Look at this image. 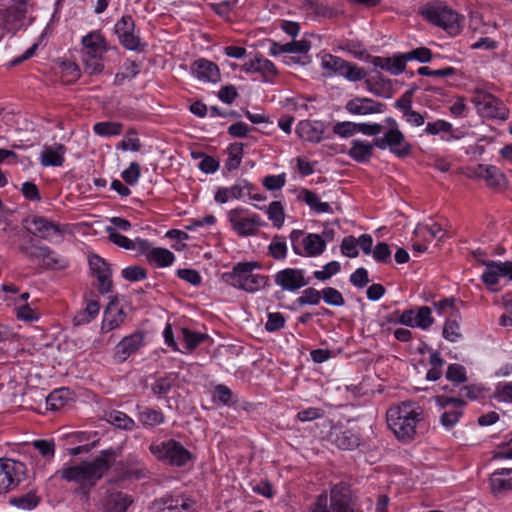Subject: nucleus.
I'll use <instances>...</instances> for the list:
<instances>
[{
    "mask_svg": "<svg viewBox=\"0 0 512 512\" xmlns=\"http://www.w3.org/2000/svg\"><path fill=\"white\" fill-rule=\"evenodd\" d=\"M106 232L108 233L109 240L114 244L126 250H135L134 241L122 234L117 233L115 228L108 226L106 227Z\"/></svg>",
    "mask_w": 512,
    "mask_h": 512,
    "instance_id": "nucleus-47",
    "label": "nucleus"
},
{
    "mask_svg": "<svg viewBox=\"0 0 512 512\" xmlns=\"http://www.w3.org/2000/svg\"><path fill=\"white\" fill-rule=\"evenodd\" d=\"M416 88H411L404 92V94L395 101L394 106L399 109L403 115L409 112L412 107V99L414 96Z\"/></svg>",
    "mask_w": 512,
    "mask_h": 512,
    "instance_id": "nucleus-61",
    "label": "nucleus"
},
{
    "mask_svg": "<svg viewBox=\"0 0 512 512\" xmlns=\"http://www.w3.org/2000/svg\"><path fill=\"white\" fill-rule=\"evenodd\" d=\"M359 437L352 430H344L335 433L333 442L342 450H353L359 446Z\"/></svg>",
    "mask_w": 512,
    "mask_h": 512,
    "instance_id": "nucleus-35",
    "label": "nucleus"
},
{
    "mask_svg": "<svg viewBox=\"0 0 512 512\" xmlns=\"http://www.w3.org/2000/svg\"><path fill=\"white\" fill-rule=\"evenodd\" d=\"M290 240L294 253L300 256H318L326 248V241L320 235L310 233L304 237L301 230H293L290 233Z\"/></svg>",
    "mask_w": 512,
    "mask_h": 512,
    "instance_id": "nucleus-9",
    "label": "nucleus"
},
{
    "mask_svg": "<svg viewBox=\"0 0 512 512\" xmlns=\"http://www.w3.org/2000/svg\"><path fill=\"white\" fill-rule=\"evenodd\" d=\"M333 133L343 138L351 137L357 133V123L350 121L337 122L333 126Z\"/></svg>",
    "mask_w": 512,
    "mask_h": 512,
    "instance_id": "nucleus-55",
    "label": "nucleus"
},
{
    "mask_svg": "<svg viewBox=\"0 0 512 512\" xmlns=\"http://www.w3.org/2000/svg\"><path fill=\"white\" fill-rule=\"evenodd\" d=\"M126 314L114 304H110L104 311V319L102 321V331L110 332L118 328L124 321Z\"/></svg>",
    "mask_w": 512,
    "mask_h": 512,
    "instance_id": "nucleus-31",
    "label": "nucleus"
},
{
    "mask_svg": "<svg viewBox=\"0 0 512 512\" xmlns=\"http://www.w3.org/2000/svg\"><path fill=\"white\" fill-rule=\"evenodd\" d=\"M431 314L432 311L428 306H420L417 310L407 309L402 313H397L398 318L395 320V324L427 330L434 323V318Z\"/></svg>",
    "mask_w": 512,
    "mask_h": 512,
    "instance_id": "nucleus-14",
    "label": "nucleus"
},
{
    "mask_svg": "<svg viewBox=\"0 0 512 512\" xmlns=\"http://www.w3.org/2000/svg\"><path fill=\"white\" fill-rule=\"evenodd\" d=\"M243 212V208H236L229 211L228 218L233 229L238 235L243 237L256 235L258 227L263 224L260 216L253 214L250 217H240V214Z\"/></svg>",
    "mask_w": 512,
    "mask_h": 512,
    "instance_id": "nucleus-15",
    "label": "nucleus"
},
{
    "mask_svg": "<svg viewBox=\"0 0 512 512\" xmlns=\"http://www.w3.org/2000/svg\"><path fill=\"white\" fill-rule=\"evenodd\" d=\"M386 133L391 153L400 158H404L411 153L412 146L405 140L404 134L399 129H389Z\"/></svg>",
    "mask_w": 512,
    "mask_h": 512,
    "instance_id": "nucleus-26",
    "label": "nucleus"
},
{
    "mask_svg": "<svg viewBox=\"0 0 512 512\" xmlns=\"http://www.w3.org/2000/svg\"><path fill=\"white\" fill-rule=\"evenodd\" d=\"M100 311V304L96 300L87 302L85 309L79 311L73 318L75 326H80L89 323L93 320Z\"/></svg>",
    "mask_w": 512,
    "mask_h": 512,
    "instance_id": "nucleus-36",
    "label": "nucleus"
},
{
    "mask_svg": "<svg viewBox=\"0 0 512 512\" xmlns=\"http://www.w3.org/2000/svg\"><path fill=\"white\" fill-rule=\"evenodd\" d=\"M116 457V451L109 448L101 451L92 461H82L63 467L57 473L63 480L76 483L77 491L87 498L98 481L111 469Z\"/></svg>",
    "mask_w": 512,
    "mask_h": 512,
    "instance_id": "nucleus-1",
    "label": "nucleus"
},
{
    "mask_svg": "<svg viewBox=\"0 0 512 512\" xmlns=\"http://www.w3.org/2000/svg\"><path fill=\"white\" fill-rule=\"evenodd\" d=\"M304 202L317 213L332 212L331 206L327 202H321L318 195L310 190L302 191Z\"/></svg>",
    "mask_w": 512,
    "mask_h": 512,
    "instance_id": "nucleus-38",
    "label": "nucleus"
},
{
    "mask_svg": "<svg viewBox=\"0 0 512 512\" xmlns=\"http://www.w3.org/2000/svg\"><path fill=\"white\" fill-rule=\"evenodd\" d=\"M345 109L353 115H369L383 113L386 105L368 97H355L347 101Z\"/></svg>",
    "mask_w": 512,
    "mask_h": 512,
    "instance_id": "nucleus-17",
    "label": "nucleus"
},
{
    "mask_svg": "<svg viewBox=\"0 0 512 512\" xmlns=\"http://www.w3.org/2000/svg\"><path fill=\"white\" fill-rule=\"evenodd\" d=\"M174 254L165 248H153L148 254V262L155 263L159 267H167L174 261Z\"/></svg>",
    "mask_w": 512,
    "mask_h": 512,
    "instance_id": "nucleus-37",
    "label": "nucleus"
},
{
    "mask_svg": "<svg viewBox=\"0 0 512 512\" xmlns=\"http://www.w3.org/2000/svg\"><path fill=\"white\" fill-rule=\"evenodd\" d=\"M388 427L399 441H412L416 436V427L423 420V410L413 401H403L386 413Z\"/></svg>",
    "mask_w": 512,
    "mask_h": 512,
    "instance_id": "nucleus-2",
    "label": "nucleus"
},
{
    "mask_svg": "<svg viewBox=\"0 0 512 512\" xmlns=\"http://www.w3.org/2000/svg\"><path fill=\"white\" fill-rule=\"evenodd\" d=\"M443 337L450 341L456 342L458 339L462 337L460 332V327L456 319H448L443 327Z\"/></svg>",
    "mask_w": 512,
    "mask_h": 512,
    "instance_id": "nucleus-50",
    "label": "nucleus"
},
{
    "mask_svg": "<svg viewBox=\"0 0 512 512\" xmlns=\"http://www.w3.org/2000/svg\"><path fill=\"white\" fill-rule=\"evenodd\" d=\"M269 253L276 260L284 259L287 255V245L285 241L279 236H274L269 245Z\"/></svg>",
    "mask_w": 512,
    "mask_h": 512,
    "instance_id": "nucleus-53",
    "label": "nucleus"
},
{
    "mask_svg": "<svg viewBox=\"0 0 512 512\" xmlns=\"http://www.w3.org/2000/svg\"><path fill=\"white\" fill-rule=\"evenodd\" d=\"M19 250L31 261L41 262L42 266L46 269H65L68 267L66 258L58 255L48 246L35 243L32 238L28 244L21 245Z\"/></svg>",
    "mask_w": 512,
    "mask_h": 512,
    "instance_id": "nucleus-6",
    "label": "nucleus"
},
{
    "mask_svg": "<svg viewBox=\"0 0 512 512\" xmlns=\"http://www.w3.org/2000/svg\"><path fill=\"white\" fill-rule=\"evenodd\" d=\"M137 410V420L144 428H154L165 421V416L160 410L139 405Z\"/></svg>",
    "mask_w": 512,
    "mask_h": 512,
    "instance_id": "nucleus-30",
    "label": "nucleus"
},
{
    "mask_svg": "<svg viewBox=\"0 0 512 512\" xmlns=\"http://www.w3.org/2000/svg\"><path fill=\"white\" fill-rule=\"evenodd\" d=\"M446 378L456 384L465 383L468 379L464 366L457 363H453L448 366Z\"/></svg>",
    "mask_w": 512,
    "mask_h": 512,
    "instance_id": "nucleus-48",
    "label": "nucleus"
},
{
    "mask_svg": "<svg viewBox=\"0 0 512 512\" xmlns=\"http://www.w3.org/2000/svg\"><path fill=\"white\" fill-rule=\"evenodd\" d=\"M149 450L158 461L173 467H184L194 458L189 450L173 439L152 443Z\"/></svg>",
    "mask_w": 512,
    "mask_h": 512,
    "instance_id": "nucleus-4",
    "label": "nucleus"
},
{
    "mask_svg": "<svg viewBox=\"0 0 512 512\" xmlns=\"http://www.w3.org/2000/svg\"><path fill=\"white\" fill-rule=\"evenodd\" d=\"M351 492L344 483L334 485L330 491V504L327 495L320 494L310 512H354L351 507Z\"/></svg>",
    "mask_w": 512,
    "mask_h": 512,
    "instance_id": "nucleus-5",
    "label": "nucleus"
},
{
    "mask_svg": "<svg viewBox=\"0 0 512 512\" xmlns=\"http://www.w3.org/2000/svg\"><path fill=\"white\" fill-rule=\"evenodd\" d=\"M322 298L324 302L331 306H343L345 304V300L337 289L333 287H326L322 290Z\"/></svg>",
    "mask_w": 512,
    "mask_h": 512,
    "instance_id": "nucleus-51",
    "label": "nucleus"
},
{
    "mask_svg": "<svg viewBox=\"0 0 512 512\" xmlns=\"http://www.w3.org/2000/svg\"><path fill=\"white\" fill-rule=\"evenodd\" d=\"M181 332L185 348L188 351L194 350L200 343L209 338L207 334L194 332L188 328H182Z\"/></svg>",
    "mask_w": 512,
    "mask_h": 512,
    "instance_id": "nucleus-39",
    "label": "nucleus"
},
{
    "mask_svg": "<svg viewBox=\"0 0 512 512\" xmlns=\"http://www.w3.org/2000/svg\"><path fill=\"white\" fill-rule=\"evenodd\" d=\"M286 183L285 174L269 175L264 177L262 184L270 191L280 190Z\"/></svg>",
    "mask_w": 512,
    "mask_h": 512,
    "instance_id": "nucleus-64",
    "label": "nucleus"
},
{
    "mask_svg": "<svg viewBox=\"0 0 512 512\" xmlns=\"http://www.w3.org/2000/svg\"><path fill=\"white\" fill-rule=\"evenodd\" d=\"M490 486L494 494L512 491V469L502 468L490 476Z\"/></svg>",
    "mask_w": 512,
    "mask_h": 512,
    "instance_id": "nucleus-28",
    "label": "nucleus"
},
{
    "mask_svg": "<svg viewBox=\"0 0 512 512\" xmlns=\"http://www.w3.org/2000/svg\"><path fill=\"white\" fill-rule=\"evenodd\" d=\"M348 156L358 163L369 162L373 156V145L369 142L355 139L347 152Z\"/></svg>",
    "mask_w": 512,
    "mask_h": 512,
    "instance_id": "nucleus-32",
    "label": "nucleus"
},
{
    "mask_svg": "<svg viewBox=\"0 0 512 512\" xmlns=\"http://www.w3.org/2000/svg\"><path fill=\"white\" fill-rule=\"evenodd\" d=\"M133 499L122 491L111 492L105 498L102 512H126Z\"/></svg>",
    "mask_w": 512,
    "mask_h": 512,
    "instance_id": "nucleus-27",
    "label": "nucleus"
},
{
    "mask_svg": "<svg viewBox=\"0 0 512 512\" xmlns=\"http://www.w3.org/2000/svg\"><path fill=\"white\" fill-rule=\"evenodd\" d=\"M40 502V498L34 493H27L20 497H14L10 503L18 508L31 510L34 509Z\"/></svg>",
    "mask_w": 512,
    "mask_h": 512,
    "instance_id": "nucleus-45",
    "label": "nucleus"
},
{
    "mask_svg": "<svg viewBox=\"0 0 512 512\" xmlns=\"http://www.w3.org/2000/svg\"><path fill=\"white\" fill-rule=\"evenodd\" d=\"M373 258L379 263H391V250L387 243L380 242L373 249Z\"/></svg>",
    "mask_w": 512,
    "mask_h": 512,
    "instance_id": "nucleus-60",
    "label": "nucleus"
},
{
    "mask_svg": "<svg viewBox=\"0 0 512 512\" xmlns=\"http://www.w3.org/2000/svg\"><path fill=\"white\" fill-rule=\"evenodd\" d=\"M341 269L340 263L337 261H332L327 263L323 270H317L313 273L314 277L317 280L325 281L331 278L333 275L337 274Z\"/></svg>",
    "mask_w": 512,
    "mask_h": 512,
    "instance_id": "nucleus-58",
    "label": "nucleus"
},
{
    "mask_svg": "<svg viewBox=\"0 0 512 512\" xmlns=\"http://www.w3.org/2000/svg\"><path fill=\"white\" fill-rule=\"evenodd\" d=\"M193 75L206 82L216 83L220 80V70L218 66L206 59L196 60L191 67Z\"/></svg>",
    "mask_w": 512,
    "mask_h": 512,
    "instance_id": "nucleus-23",
    "label": "nucleus"
},
{
    "mask_svg": "<svg viewBox=\"0 0 512 512\" xmlns=\"http://www.w3.org/2000/svg\"><path fill=\"white\" fill-rule=\"evenodd\" d=\"M309 282L310 278H305V272L302 269L286 268L275 275V283L287 291H296L308 285Z\"/></svg>",
    "mask_w": 512,
    "mask_h": 512,
    "instance_id": "nucleus-16",
    "label": "nucleus"
},
{
    "mask_svg": "<svg viewBox=\"0 0 512 512\" xmlns=\"http://www.w3.org/2000/svg\"><path fill=\"white\" fill-rule=\"evenodd\" d=\"M486 270L482 274V280L486 285L493 286L498 283L500 276H508L512 280V262L482 261Z\"/></svg>",
    "mask_w": 512,
    "mask_h": 512,
    "instance_id": "nucleus-21",
    "label": "nucleus"
},
{
    "mask_svg": "<svg viewBox=\"0 0 512 512\" xmlns=\"http://www.w3.org/2000/svg\"><path fill=\"white\" fill-rule=\"evenodd\" d=\"M32 223L34 225L32 233L45 240H51L55 235L62 236L65 232L64 226L44 217H34Z\"/></svg>",
    "mask_w": 512,
    "mask_h": 512,
    "instance_id": "nucleus-24",
    "label": "nucleus"
},
{
    "mask_svg": "<svg viewBox=\"0 0 512 512\" xmlns=\"http://www.w3.org/2000/svg\"><path fill=\"white\" fill-rule=\"evenodd\" d=\"M109 422L114 426L124 430H132L137 427L135 421L132 418L120 411L111 412L109 414Z\"/></svg>",
    "mask_w": 512,
    "mask_h": 512,
    "instance_id": "nucleus-43",
    "label": "nucleus"
},
{
    "mask_svg": "<svg viewBox=\"0 0 512 512\" xmlns=\"http://www.w3.org/2000/svg\"><path fill=\"white\" fill-rule=\"evenodd\" d=\"M323 67L335 74L345 77L347 80L356 82L365 79L367 73L363 68L348 62L340 57L327 55L323 59Z\"/></svg>",
    "mask_w": 512,
    "mask_h": 512,
    "instance_id": "nucleus-12",
    "label": "nucleus"
},
{
    "mask_svg": "<svg viewBox=\"0 0 512 512\" xmlns=\"http://www.w3.org/2000/svg\"><path fill=\"white\" fill-rule=\"evenodd\" d=\"M229 157L226 160L225 167L227 170L232 171L237 169L242 161L243 156V144L242 143H234L231 144L228 148Z\"/></svg>",
    "mask_w": 512,
    "mask_h": 512,
    "instance_id": "nucleus-41",
    "label": "nucleus"
},
{
    "mask_svg": "<svg viewBox=\"0 0 512 512\" xmlns=\"http://www.w3.org/2000/svg\"><path fill=\"white\" fill-rule=\"evenodd\" d=\"M365 85L368 91L378 97L386 99L392 97L391 80L384 78L380 73L365 79Z\"/></svg>",
    "mask_w": 512,
    "mask_h": 512,
    "instance_id": "nucleus-29",
    "label": "nucleus"
},
{
    "mask_svg": "<svg viewBox=\"0 0 512 512\" xmlns=\"http://www.w3.org/2000/svg\"><path fill=\"white\" fill-rule=\"evenodd\" d=\"M421 15L428 22L441 27L450 35H457L461 30L459 15L447 6H428L421 11Z\"/></svg>",
    "mask_w": 512,
    "mask_h": 512,
    "instance_id": "nucleus-7",
    "label": "nucleus"
},
{
    "mask_svg": "<svg viewBox=\"0 0 512 512\" xmlns=\"http://www.w3.org/2000/svg\"><path fill=\"white\" fill-rule=\"evenodd\" d=\"M152 508L156 512H192L194 503L189 498L179 497H163L153 502Z\"/></svg>",
    "mask_w": 512,
    "mask_h": 512,
    "instance_id": "nucleus-18",
    "label": "nucleus"
},
{
    "mask_svg": "<svg viewBox=\"0 0 512 512\" xmlns=\"http://www.w3.org/2000/svg\"><path fill=\"white\" fill-rule=\"evenodd\" d=\"M66 147L63 144L43 147L40 154V163L44 167H60L65 161Z\"/></svg>",
    "mask_w": 512,
    "mask_h": 512,
    "instance_id": "nucleus-25",
    "label": "nucleus"
},
{
    "mask_svg": "<svg viewBox=\"0 0 512 512\" xmlns=\"http://www.w3.org/2000/svg\"><path fill=\"white\" fill-rule=\"evenodd\" d=\"M268 218L273 222V225L280 228L285 219L284 208L279 201H273L270 203L267 209Z\"/></svg>",
    "mask_w": 512,
    "mask_h": 512,
    "instance_id": "nucleus-46",
    "label": "nucleus"
},
{
    "mask_svg": "<svg viewBox=\"0 0 512 512\" xmlns=\"http://www.w3.org/2000/svg\"><path fill=\"white\" fill-rule=\"evenodd\" d=\"M462 414V408H453L451 410H446L440 416V423L446 429H451L458 423Z\"/></svg>",
    "mask_w": 512,
    "mask_h": 512,
    "instance_id": "nucleus-52",
    "label": "nucleus"
},
{
    "mask_svg": "<svg viewBox=\"0 0 512 512\" xmlns=\"http://www.w3.org/2000/svg\"><path fill=\"white\" fill-rule=\"evenodd\" d=\"M325 125L321 121L302 120L297 124L296 133L304 140L319 143L323 139Z\"/></svg>",
    "mask_w": 512,
    "mask_h": 512,
    "instance_id": "nucleus-22",
    "label": "nucleus"
},
{
    "mask_svg": "<svg viewBox=\"0 0 512 512\" xmlns=\"http://www.w3.org/2000/svg\"><path fill=\"white\" fill-rule=\"evenodd\" d=\"M256 268H260L258 262H239L231 272L224 273L222 279L237 289L254 293L264 288L269 281L266 275L254 274L253 270Z\"/></svg>",
    "mask_w": 512,
    "mask_h": 512,
    "instance_id": "nucleus-3",
    "label": "nucleus"
},
{
    "mask_svg": "<svg viewBox=\"0 0 512 512\" xmlns=\"http://www.w3.org/2000/svg\"><path fill=\"white\" fill-rule=\"evenodd\" d=\"M472 102L483 117L501 120L508 118L509 111L506 106L491 93L477 90Z\"/></svg>",
    "mask_w": 512,
    "mask_h": 512,
    "instance_id": "nucleus-10",
    "label": "nucleus"
},
{
    "mask_svg": "<svg viewBox=\"0 0 512 512\" xmlns=\"http://www.w3.org/2000/svg\"><path fill=\"white\" fill-rule=\"evenodd\" d=\"M474 174L486 180L487 184L491 187H497L504 179L503 173L493 165L479 164L474 171Z\"/></svg>",
    "mask_w": 512,
    "mask_h": 512,
    "instance_id": "nucleus-34",
    "label": "nucleus"
},
{
    "mask_svg": "<svg viewBox=\"0 0 512 512\" xmlns=\"http://www.w3.org/2000/svg\"><path fill=\"white\" fill-rule=\"evenodd\" d=\"M27 478L24 463L12 459H0V495L17 487Z\"/></svg>",
    "mask_w": 512,
    "mask_h": 512,
    "instance_id": "nucleus-8",
    "label": "nucleus"
},
{
    "mask_svg": "<svg viewBox=\"0 0 512 512\" xmlns=\"http://www.w3.org/2000/svg\"><path fill=\"white\" fill-rule=\"evenodd\" d=\"M230 197L239 199L247 194L248 191L254 190V186L247 180H240L232 187L228 188Z\"/></svg>",
    "mask_w": 512,
    "mask_h": 512,
    "instance_id": "nucleus-62",
    "label": "nucleus"
},
{
    "mask_svg": "<svg viewBox=\"0 0 512 512\" xmlns=\"http://www.w3.org/2000/svg\"><path fill=\"white\" fill-rule=\"evenodd\" d=\"M357 246V239L350 235L343 238L340 248L343 255L350 258H355L359 254Z\"/></svg>",
    "mask_w": 512,
    "mask_h": 512,
    "instance_id": "nucleus-59",
    "label": "nucleus"
},
{
    "mask_svg": "<svg viewBox=\"0 0 512 512\" xmlns=\"http://www.w3.org/2000/svg\"><path fill=\"white\" fill-rule=\"evenodd\" d=\"M85 51L83 54H103L107 51L106 42L98 31H93L82 38Z\"/></svg>",
    "mask_w": 512,
    "mask_h": 512,
    "instance_id": "nucleus-33",
    "label": "nucleus"
},
{
    "mask_svg": "<svg viewBox=\"0 0 512 512\" xmlns=\"http://www.w3.org/2000/svg\"><path fill=\"white\" fill-rule=\"evenodd\" d=\"M174 379L170 376H165L158 378L154 384L151 386V390L154 395L156 396H162L167 394L172 386H173Z\"/></svg>",
    "mask_w": 512,
    "mask_h": 512,
    "instance_id": "nucleus-56",
    "label": "nucleus"
},
{
    "mask_svg": "<svg viewBox=\"0 0 512 512\" xmlns=\"http://www.w3.org/2000/svg\"><path fill=\"white\" fill-rule=\"evenodd\" d=\"M69 392L67 389H57L51 392L47 398L46 403L50 410L61 409L69 400Z\"/></svg>",
    "mask_w": 512,
    "mask_h": 512,
    "instance_id": "nucleus-40",
    "label": "nucleus"
},
{
    "mask_svg": "<svg viewBox=\"0 0 512 512\" xmlns=\"http://www.w3.org/2000/svg\"><path fill=\"white\" fill-rule=\"evenodd\" d=\"M93 130L99 136L119 135L122 131V124L118 122H98L94 125Z\"/></svg>",
    "mask_w": 512,
    "mask_h": 512,
    "instance_id": "nucleus-44",
    "label": "nucleus"
},
{
    "mask_svg": "<svg viewBox=\"0 0 512 512\" xmlns=\"http://www.w3.org/2000/svg\"><path fill=\"white\" fill-rule=\"evenodd\" d=\"M322 291H318L313 287L306 288L302 295L297 298L296 303L299 306L303 305H317L320 303Z\"/></svg>",
    "mask_w": 512,
    "mask_h": 512,
    "instance_id": "nucleus-49",
    "label": "nucleus"
},
{
    "mask_svg": "<svg viewBox=\"0 0 512 512\" xmlns=\"http://www.w3.org/2000/svg\"><path fill=\"white\" fill-rule=\"evenodd\" d=\"M140 174V165L137 162H132L129 167L122 172V178L127 184L134 185L137 183Z\"/></svg>",
    "mask_w": 512,
    "mask_h": 512,
    "instance_id": "nucleus-63",
    "label": "nucleus"
},
{
    "mask_svg": "<svg viewBox=\"0 0 512 512\" xmlns=\"http://www.w3.org/2000/svg\"><path fill=\"white\" fill-rule=\"evenodd\" d=\"M259 70L258 73L262 75V77L266 81H272V79L277 75L278 71L275 67L274 63L268 59H265L262 55L259 54Z\"/></svg>",
    "mask_w": 512,
    "mask_h": 512,
    "instance_id": "nucleus-54",
    "label": "nucleus"
},
{
    "mask_svg": "<svg viewBox=\"0 0 512 512\" xmlns=\"http://www.w3.org/2000/svg\"><path fill=\"white\" fill-rule=\"evenodd\" d=\"M122 276L125 280L135 282L147 277V270L141 266H129L122 270Z\"/></svg>",
    "mask_w": 512,
    "mask_h": 512,
    "instance_id": "nucleus-57",
    "label": "nucleus"
},
{
    "mask_svg": "<svg viewBox=\"0 0 512 512\" xmlns=\"http://www.w3.org/2000/svg\"><path fill=\"white\" fill-rule=\"evenodd\" d=\"M114 30L123 47L132 51L143 50L144 45L141 44L140 37L134 33L135 22L130 15L122 16L116 22Z\"/></svg>",
    "mask_w": 512,
    "mask_h": 512,
    "instance_id": "nucleus-13",
    "label": "nucleus"
},
{
    "mask_svg": "<svg viewBox=\"0 0 512 512\" xmlns=\"http://www.w3.org/2000/svg\"><path fill=\"white\" fill-rule=\"evenodd\" d=\"M143 342L144 335L140 332L124 337L115 347L114 358L120 363L126 361L142 347Z\"/></svg>",
    "mask_w": 512,
    "mask_h": 512,
    "instance_id": "nucleus-20",
    "label": "nucleus"
},
{
    "mask_svg": "<svg viewBox=\"0 0 512 512\" xmlns=\"http://www.w3.org/2000/svg\"><path fill=\"white\" fill-rule=\"evenodd\" d=\"M31 7V0H12L9 7L0 10V25L7 31L19 28Z\"/></svg>",
    "mask_w": 512,
    "mask_h": 512,
    "instance_id": "nucleus-11",
    "label": "nucleus"
},
{
    "mask_svg": "<svg viewBox=\"0 0 512 512\" xmlns=\"http://www.w3.org/2000/svg\"><path fill=\"white\" fill-rule=\"evenodd\" d=\"M89 265L98 280V290L101 294H105L111 291V271L109 265L105 260L97 255L92 256L89 259Z\"/></svg>",
    "mask_w": 512,
    "mask_h": 512,
    "instance_id": "nucleus-19",
    "label": "nucleus"
},
{
    "mask_svg": "<svg viewBox=\"0 0 512 512\" xmlns=\"http://www.w3.org/2000/svg\"><path fill=\"white\" fill-rule=\"evenodd\" d=\"M84 70L89 75L99 74L103 71L102 54H83Z\"/></svg>",
    "mask_w": 512,
    "mask_h": 512,
    "instance_id": "nucleus-42",
    "label": "nucleus"
}]
</instances>
